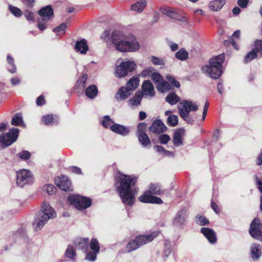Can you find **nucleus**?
Here are the masks:
<instances>
[{"mask_svg": "<svg viewBox=\"0 0 262 262\" xmlns=\"http://www.w3.org/2000/svg\"><path fill=\"white\" fill-rule=\"evenodd\" d=\"M139 84V78L138 76H133L127 82L126 87L131 91L137 89Z\"/></svg>", "mask_w": 262, "mask_h": 262, "instance_id": "29", "label": "nucleus"}, {"mask_svg": "<svg viewBox=\"0 0 262 262\" xmlns=\"http://www.w3.org/2000/svg\"><path fill=\"white\" fill-rule=\"evenodd\" d=\"M111 40L115 49L122 52H136L140 48L137 38L131 34L116 31L111 35Z\"/></svg>", "mask_w": 262, "mask_h": 262, "instance_id": "2", "label": "nucleus"}, {"mask_svg": "<svg viewBox=\"0 0 262 262\" xmlns=\"http://www.w3.org/2000/svg\"><path fill=\"white\" fill-rule=\"evenodd\" d=\"M149 192L151 194L159 195L161 193V189L157 184H151L149 187Z\"/></svg>", "mask_w": 262, "mask_h": 262, "instance_id": "40", "label": "nucleus"}, {"mask_svg": "<svg viewBox=\"0 0 262 262\" xmlns=\"http://www.w3.org/2000/svg\"><path fill=\"white\" fill-rule=\"evenodd\" d=\"M81 241H81V239H77V240L75 241V242H74V245L75 246V248L76 249H81Z\"/></svg>", "mask_w": 262, "mask_h": 262, "instance_id": "63", "label": "nucleus"}, {"mask_svg": "<svg viewBox=\"0 0 262 262\" xmlns=\"http://www.w3.org/2000/svg\"><path fill=\"white\" fill-rule=\"evenodd\" d=\"M19 133V129L17 128L12 127L8 133H4L0 135V146L6 147L13 143L17 139Z\"/></svg>", "mask_w": 262, "mask_h": 262, "instance_id": "7", "label": "nucleus"}, {"mask_svg": "<svg viewBox=\"0 0 262 262\" xmlns=\"http://www.w3.org/2000/svg\"><path fill=\"white\" fill-rule=\"evenodd\" d=\"M43 191L47 192L49 195L54 194L56 191V188L53 185L48 184L43 187Z\"/></svg>", "mask_w": 262, "mask_h": 262, "instance_id": "42", "label": "nucleus"}, {"mask_svg": "<svg viewBox=\"0 0 262 262\" xmlns=\"http://www.w3.org/2000/svg\"><path fill=\"white\" fill-rule=\"evenodd\" d=\"M224 60V56L223 54L211 58L209 60L210 65L202 67V72L211 78H219L222 73V64Z\"/></svg>", "mask_w": 262, "mask_h": 262, "instance_id": "4", "label": "nucleus"}, {"mask_svg": "<svg viewBox=\"0 0 262 262\" xmlns=\"http://www.w3.org/2000/svg\"><path fill=\"white\" fill-rule=\"evenodd\" d=\"M195 222L201 226H204L209 224V221L206 217L200 215H197L194 217Z\"/></svg>", "mask_w": 262, "mask_h": 262, "instance_id": "39", "label": "nucleus"}, {"mask_svg": "<svg viewBox=\"0 0 262 262\" xmlns=\"http://www.w3.org/2000/svg\"><path fill=\"white\" fill-rule=\"evenodd\" d=\"M151 78L156 84V86H157L158 83L163 81V80L162 76L159 73L156 72L151 74Z\"/></svg>", "mask_w": 262, "mask_h": 262, "instance_id": "44", "label": "nucleus"}, {"mask_svg": "<svg viewBox=\"0 0 262 262\" xmlns=\"http://www.w3.org/2000/svg\"><path fill=\"white\" fill-rule=\"evenodd\" d=\"M154 148H155L157 152H158L159 153L162 155H164L166 151V150H165L164 148L160 145H156L154 146Z\"/></svg>", "mask_w": 262, "mask_h": 262, "instance_id": "61", "label": "nucleus"}, {"mask_svg": "<svg viewBox=\"0 0 262 262\" xmlns=\"http://www.w3.org/2000/svg\"><path fill=\"white\" fill-rule=\"evenodd\" d=\"M57 187L62 190L67 191L70 190L71 182L69 178L64 176L58 177L55 180Z\"/></svg>", "mask_w": 262, "mask_h": 262, "instance_id": "13", "label": "nucleus"}, {"mask_svg": "<svg viewBox=\"0 0 262 262\" xmlns=\"http://www.w3.org/2000/svg\"><path fill=\"white\" fill-rule=\"evenodd\" d=\"M261 228L262 223L259 219L255 218L250 225L249 233L253 238L262 242V231L260 230Z\"/></svg>", "mask_w": 262, "mask_h": 262, "instance_id": "9", "label": "nucleus"}, {"mask_svg": "<svg viewBox=\"0 0 262 262\" xmlns=\"http://www.w3.org/2000/svg\"><path fill=\"white\" fill-rule=\"evenodd\" d=\"M38 13L42 21H48L53 16V10L50 6H47L40 9Z\"/></svg>", "mask_w": 262, "mask_h": 262, "instance_id": "17", "label": "nucleus"}, {"mask_svg": "<svg viewBox=\"0 0 262 262\" xmlns=\"http://www.w3.org/2000/svg\"><path fill=\"white\" fill-rule=\"evenodd\" d=\"M186 219V211L185 209L179 210L176 214L172 221L174 226L182 228L185 225Z\"/></svg>", "mask_w": 262, "mask_h": 262, "instance_id": "12", "label": "nucleus"}, {"mask_svg": "<svg viewBox=\"0 0 262 262\" xmlns=\"http://www.w3.org/2000/svg\"><path fill=\"white\" fill-rule=\"evenodd\" d=\"M166 129L167 127L166 126H165L163 123L160 120L154 121L151 126L150 127V130L151 132L157 134L165 132Z\"/></svg>", "mask_w": 262, "mask_h": 262, "instance_id": "19", "label": "nucleus"}, {"mask_svg": "<svg viewBox=\"0 0 262 262\" xmlns=\"http://www.w3.org/2000/svg\"><path fill=\"white\" fill-rule=\"evenodd\" d=\"M146 5V1L140 0L133 4L130 6V10L137 13H141L144 10Z\"/></svg>", "mask_w": 262, "mask_h": 262, "instance_id": "23", "label": "nucleus"}, {"mask_svg": "<svg viewBox=\"0 0 262 262\" xmlns=\"http://www.w3.org/2000/svg\"><path fill=\"white\" fill-rule=\"evenodd\" d=\"M166 78L177 88H179L180 87V83L176 80L174 77L170 75H167L166 76Z\"/></svg>", "mask_w": 262, "mask_h": 262, "instance_id": "48", "label": "nucleus"}, {"mask_svg": "<svg viewBox=\"0 0 262 262\" xmlns=\"http://www.w3.org/2000/svg\"><path fill=\"white\" fill-rule=\"evenodd\" d=\"M65 256L66 257L71 259H74V257L76 256V253L75 250L74 249L73 246L70 245L68 247L65 253Z\"/></svg>", "mask_w": 262, "mask_h": 262, "instance_id": "41", "label": "nucleus"}, {"mask_svg": "<svg viewBox=\"0 0 262 262\" xmlns=\"http://www.w3.org/2000/svg\"><path fill=\"white\" fill-rule=\"evenodd\" d=\"M70 170L73 173L80 174L81 173V169L76 166H72L70 168Z\"/></svg>", "mask_w": 262, "mask_h": 262, "instance_id": "57", "label": "nucleus"}, {"mask_svg": "<svg viewBox=\"0 0 262 262\" xmlns=\"http://www.w3.org/2000/svg\"><path fill=\"white\" fill-rule=\"evenodd\" d=\"M33 177L32 172L29 170L23 169L17 172L16 184L20 187L26 184H32Z\"/></svg>", "mask_w": 262, "mask_h": 262, "instance_id": "8", "label": "nucleus"}, {"mask_svg": "<svg viewBox=\"0 0 262 262\" xmlns=\"http://www.w3.org/2000/svg\"><path fill=\"white\" fill-rule=\"evenodd\" d=\"M225 4V0H214L209 3V8L214 11L220 10Z\"/></svg>", "mask_w": 262, "mask_h": 262, "instance_id": "26", "label": "nucleus"}, {"mask_svg": "<svg viewBox=\"0 0 262 262\" xmlns=\"http://www.w3.org/2000/svg\"><path fill=\"white\" fill-rule=\"evenodd\" d=\"M67 28V25L64 23H62L58 27H56L53 29V31L56 33L57 34H58L60 33H64V31Z\"/></svg>", "mask_w": 262, "mask_h": 262, "instance_id": "49", "label": "nucleus"}, {"mask_svg": "<svg viewBox=\"0 0 262 262\" xmlns=\"http://www.w3.org/2000/svg\"><path fill=\"white\" fill-rule=\"evenodd\" d=\"M111 130L113 132L122 136H127L130 132V128L129 127L125 126L123 125L117 123L111 125Z\"/></svg>", "mask_w": 262, "mask_h": 262, "instance_id": "15", "label": "nucleus"}, {"mask_svg": "<svg viewBox=\"0 0 262 262\" xmlns=\"http://www.w3.org/2000/svg\"><path fill=\"white\" fill-rule=\"evenodd\" d=\"M42 121L47 125H53L58 122V118L53 115H47L42 117Z\"/></svg>", "mask_w": 262, "mask_h": 262, "instance_id": "27", "label": "nucleus"}, {"mask_svg": "<svg viewBox=\"0 0 262 262\" xmlns=\"http://www.w3.org/2000/svg\"><path fill=\"white\" fill-rule=\"evenodd\" d=\"M168 123L171 126H174L178 124V118L176 115L169 116L167 118Z\"/></svg>", "mask_w": 262, "mask_h": 262, "instance_id": "47", "label": "nucleus"}, {"mask_svg": "<svg viewBox=\"0 0 262 262\" xmlns=\"http://www.w3.org/2000/svg\"><path fill=\"white\" fill-rule=\"evenodd\" d=\"M256 49L257 52H260L262 54V40H257L255 42Z\"/></svg>", "mask_w": 262, "mask_h": 262, "instance_id": "60", "label": "nucleus"}, {"mask_svg": "<svg viewBox=\"0 0 262 262\" xmlns=\"http://www.w3.org/2000/svg\"><path fill=\"white\" fill-rule=\"evenodd\" d=\"M24 16L28 20H34V17L33 13L29 11L26 10L24 12Z\"/></svg>", "mask_w": 262, "mask_h": 262, "instance_id": "53", "label": "nucleus"}, {"mask_svg": "<svg viewBox=\"0 0 262 262\" xmlns=\"http://www.w3.org/2000/svg\"><path fill=\"white\" fill-rule=\"evenodd\" d=\"M11 124L13 125L25 126L22 115L19 113L15 114L11 120Z\"/></svg>", "mask_w": 262, "mask_h": 262, "instance_id": "33", "label": "nucleus"}, {"mask_svg": "<svg viewBox=\"0 0 262 262\" xmlns=\"http://www.w3.org/2000/svg\"><path fill=\"white\" fill-rule=\"evenodd\" d=\"M165 100L169 104L174 105L180 101V98L174 92H173L168 94Z\"/></svg>", "mask_w": 262, "mask_h": 262, "instance_id": "32", "label": "nucleus"}, {"mask_svg": "<svg viewBox=\"0 0 262 262\" xmlns=\"http://www.w3.org/2000/svg\"><path fill=\"white\" fill-rule=\"evenodd\" d=\"M251 254L253 259H258L262 254V248L257 244H253L251 247Z\"/></svg>", "mask_w": 262, "mask_h": 262, "instance_id": "25", "label": "nucleus"}, {"mask_svg": "<svg viewBox=\"0 0 262 262\" xmlns=\"http://www.w3.org/2000/svg\"><path fill=\"white\" fill-rule=\"evenodd\" d=\"M157 89L162 93H166L171 89V86L163 79V81L158 84Z\"/></svg>", "mask_w": 262, "mask_h": 262, "instance_id": "34", "label": "nucleus"}, {"mask_svg": "<svg viewBox=\"0 0 262 262\" xmlns=\"http://www.w3.org/2000/svg\"><path fill=\"white\" fill-rule=\"evenodd\" d=\"M45 103L44 97L42 95L39 96L36 100V104L38 106L42 105Z\"/></svg>", "mask_w": 262, "mask_h": 262, "instance_id": "59", "label": "nucleus"}, {"mask_svg": "<svg viewBox=\"0 0 262 262\" xmlns=\"http://www.w3.org/2000/svg\"><path fill=\"white\" fill-rule=\"evenodd\" d=\"M147 127L146 124L144 122L140 123L138 126V133L144 132Z\"/></svg>", "mask_w": 262, "mask_h": 262, "instance_id": "55", "label": "nucleus"}, {"mask_svg": "<svg viewBox=\"0 0 262 262\" xmlns=\"http://www.w3.org/2000/svg\"><path fill=\"white\" fill-rule=\"evenodd\" d=\"M54 209L48 203H43L41 210L36 214L33 222V226L36 230L40 229L50 220L56 217Z\"/></svg>", "mask_w": 262, "mask_h": 262, "instance_id": "3", "label": "nucleus"}, {"mask_svg": "<svg viewBox=\"0 0 262 262\" xmlns=\"http://www.w3.org/2000/svg\"><path fill=\"white\" fill-rule=\"evenodd\" d=\"M143 95L149 97H153L155 95L154 88L152 83L146 80L143 82L142 85Z\"/></svg>", "mask_w": 262, "mask_h": 262, "instance_id": "18", "label": "nucleus"}, {"mask_svg": "<svg viewBox=\"0 0 262 262\" xmlns=\"http://www.w3.org/2000/svg\"><path fill=\"white\" fill-rule=\"evenodd\" d=\"M68 200L70 204L78 210H82V196L77 194H70Z\"/></svg>", "mask_w": 262, "mask_h": 262, "instance_id": "16", "label": "nucleus"}, {"mask_svg": "<svg viewBox=\"0 0 262 262\" xmlns=\"http://www.w3.org/2000/svg\"><path fill=\"white\" fill-rule=\"evenodd\" d=\"M10 81L11 84L13 85H17L20 83V80L18 78H12Z\"/></svg>", "mask_w": 262, "mask_h": 262, "instance_id": "64", "label": "nucleus"}, {"mask_svg": "<svg viewBox=\"0 0 262 262\" xmlns=\"http://www.w3.org/2000/svg\"><path fill=\"white\" fill-rule=\"evenodd\" d=\"M183 135V130H179L174 133L173 138V142L175 146H180L183 144L182 138Z\"/></svg>", "mask_w": 262, "mask_h": 262, "instance_id": "30", "label": "nucleus"}, {"mask_svg": "<svg viewBox=\"0 0 262 262\" xmlns=\"http://www.w3.org/2000/svg\"><path fill=\"white\" fill-rule=\"evenodd\" d=\"M139 246L138 244H137V242H136V239L134 240H132L127 244L125 247V251L126 252L129 253L139 248Z\"/></svg>", "mask_w": 262, "mask_h": 262, "instance_id": "36", "label": "nucleus"}, {"mask_svg": "<svg viewBox=\"0 0 262 262\" xmlns=\"http://www.w3.org/2000/svg\"><path fill=\"white\" fill-rule=\"evenodd\" d=\"M139 200L142 203H152L161 204L163 203L162 200L158 197L155 196L145 192L139 198Z\"/></svg>", "mask_w": 262, "mask_h": 262, "instance_id": "14", "label": "nucleus"}, {"mask_svg": "<svg viewBox=\"0 0 262 262\" xmlns=\"http://www.w3.org/2000/svg\"><path fill=\"white\" fill-rule=\"evenodd\" d=\"M150 60L155 66H164L166 62L165 58H160L155 56H151Z\"/></svg>", "mask_w": 262, "mask_h": 262, "instance_id": "35", "label": "nucleus"}, {"mask_svg": "<svg viewBox=\"0 0 262 262\" xmlns=\"http://www.w3.org/2000/svg\"><path fill=\"white\" fill-rule=\"evenodd\" d=\"M138 139L140 143L144 146H147L151 144L150 140L145 132L138 134Z\"/></svg>", "mask_w": 262, "mask_h": 262, "instance_id": "31", "label": "nucleus"}, {"mask_svg": "<svg viewBox=\"0 0 262 262\" xmlns=\"http://www.w3.org/2000/svg\"><path fill=\"white\" fill-rule=\"evenodd\" d=\"M143 95L139 92H137L134 96L128 101V105L132 107H134L140 105Z\"/></svg>", "mask_w": 262, "mask_h": 262, "instance_id": "24", "label": "nucleus"}, {"mask_svg": "<svg viewBox=\"0 0 262 262\" xmlns=\"http://www.w3.org/2000/svg\"><path fill=\"white\" fill-rule=\"evenodd\" d=\"M30 153L27 150H23L18 154L19 157L23 160H27L30 158Z\"/></svg>", "mask_w": 262, "mask_h": 262, "instance_id": "52", "label": "nucleus"}, {"mask_svg": "<svg viewBox=\"0 0 262 262\" xmlns=\"http://www.w3.org/2000/svg\"><path fill=\"white\" fill-rule=\"evenodd\" d=\"M114 121L111 119L109 116H105L102 120V125L105 128L110 127L111 126L113 125Z\"/></svg>", "mask_w": 262, "mask_h": 262, "instance_id": "43", "label": "nucleus"}, {"mask_svg": "<svg viewBox=\"0 0 262 262\" xmlns=\"http://www.w3.org/2000/svg\"><path fill=\"white\" fill-rule=\"evenodd\" d=\"M7 60L8 63L12 67V68H8V71L13 74L16 71V68L14 64V60L10 55L7 56Z\"/></svg>", "mask_w": 262, "mask_h": 262, "instance_id": "46", "label": "nucleus"}, {"mask_svg": "<svg viewBox=\"0 0 262 262\" xmlns=\"http://www.w3.org/2000/svg\"><path fill=\"white\" fill-rule=\"evenodd\" d=\"M85 95L90 99L95 98L98 94V89L96 85H91L85 90Z\"/></svg>", "mask_w": 262, "mask_h": 262, "instance_id": "28", "label": "nucleus"}, {"mask_svg": "<svg viewBox=\"0 0 262 262\" xmlns=\"http://www.w3.org/2000/svg\"><path fill=\"white\" fill-rule=\"evenodd\" d=\"M47 21L38 20V27L40 30L42 31L47 28Z\"/></svg>", "mask_w": 262, "mask_h": 262, "instance_id": "54", "label": "nucleus"}, {"mask_svg": "<svg viewBox=\"0 0 262 262\" xmlns=\"http://www.w3.org/2000/svg\"><path fill=\"white\" fill-rule=\"evenodd\" d=\"M92 205V200L89 198L83 196V209L90 207Z\"/></svg>", "mask_w": 262, "mask_h": 262, "instance_id": "51", "label": "nucleus"}, {"mask_svg": "<svg viewBox=\"0 0 262 262\" xmlns=\"http://www.w3.org/2000/svg\"><path fill=\"white\" fill-rule=\"evenodd\" d=\"M159 140L161 144H167L170 140V137L167 134H162L159 137Z\"/></svg>", "mask_w": 262, "mask_h": 262, "instance_id": "50", "label": "nucleus"}, {"mask_svg": "<svg viewBox=\"0 0 262 262\" xmlns=\"http://www.w3.org/2000/svg\"><path fill=\"white\" fill-rule=\"evenodd\" d=\"M198 105L191 101L183 100L178 105V108L180 115L187 122L192 123V120L189 116L191 111H196L198 110Z\"/></svg>", "mask_w": 262, "mask_h": 262, "instance_id": "5", "label": "nucleus"}, {"mask_svg": "<svg viewBox=\"0 0 262 262\" xmlns=\"http://www.w3.org/2000/svg\"><path fill=\"white\" fill-rule=\"evenodd\" d=\"M249 0H238L237 4L243 8H245L248 3Z\"/></svg>", "mask_w": 262, "mask_h": 262, "instance_id": "58", "label": "nucleus"}, {"mask_svg": "<svg viewBox=\"0 0 262 262\" xmlns=\"http://www.w3.org/2000/svg\"><path fill=\"white\" fill-rule=\"evenodd\" d=\"M137 178L133 176L121 174L117 186L119 195L125 205L132 206L135 200V196L137 193L136 189L132 188L136 182Z\"/></svg>", "mask_w": 262, "mask_h": 262, "instance_id": "1", "label": "nucleus"}, {"mask_svg": "<svg viewBox=\"0 0 262 262\" xmlns=\"http://www.w3.org/2000/svg\"><path fill=\"white\" fill-rule=\"evenodd\" d=\"M159 233V231H154L148 234L138 236L135 239L140 247L152 241L154 238L158 236Z\"/></svg>", "mask_w": 262, "mask_h": 262, "instance_id": "11", "label": "nucleus"}, {"mask_svg": "<svg viewBox=\"0 0 262 262\" xmlns=\"http://www.w3.org/2000/svg\"><path fill=\"white\" fill-rule=\"evenodd\" d=\"M202 233L207 238L210 243H215L216 241L215 233L214 231L208 228H202Z\"/></svg>", "mask_w": 262, "mask_h": 262, "instance_id": "20", "label": "nucleus"}, {"mask_svg": "<svg viewBox=\"0 0 262 262\" xmlns=\"http://www.w3.org/2000/svg\"><path fill=\"white\" fill-rule=\"evenodd\" d=\"M137 65L134 61L126 60L117 65L114 69V75L118 78H122L127 76L129 72L136 70Z\"/></svg>", "mask_w": 262, "mask_h": 262, "instance_id": "6", "label": "nucleus"}, {"mask_svg": "<svg viewBox=\"0 0 262 262\" xmlns=\"http://www.w3.org/2000/svg\"><path fill=\"white\" fill-rule=\"evenodd\" d=\"M257 51L256 50V49H254L252 50L251 51L249 52L246 56L244 61L245 62L247 63L251 60H252L253 59L256 58L257 56Z\"/></svg>", "mask_w": 262, "mask_h": 262, "instance_id": "38", "label": "nucleus"}, {"mask_svg": "<svg viewBox=\"0 0 262 262\" xmlns=\"http://www.w3.org/2000/svg\"><path fill=\"white\" fill-rule=\"evenodd\" d=\"M152 70V69L151 68L145 69L144 70H143L142 72H141V75L143 76H148L151 72Z\"/></svg>", "mask_w": 262, "mask_h": 262, "instance_id": "62", "label": "nucleus"}, {"mask_svg": "<svg viewBox=\"0 0 262 262\" xmlns=\"http://www.w3.org/2000/svg\"><path fill=\"white\" fill-rule=\"evenodd\" d=\"M160 11L163 14L175 19H179L180 16L172 8L162 7L160 8Z\"/></svg>", "mask_w": 262, "mask_h": 262, "instance_id": "22", "label": "nucleus"}, {"mask_svg": "<svg viewBox=\"0 0 262 262\" xmlns=\"http://www.w3.org/2000/svg\"><path fill=\"white\" fill-rule=\"evenodd\" d=\"M90 248L92 251L87 252L85 259L89 261H94L96 259L97 255L100 250L99 244L96 239H92L90 244Z\"/></svg>", "mask_w": 262, "mask_h": 262, "instance_id": "10", "label": "nucleus"}, {"mask_svg": "<svg viewBox=\"0 0 262 262\" xmlns=\"http://www.w3.org/2000/svg\"><path fill=\"white\" fill-rule=\"evenodd\" d=\"M82 40L78 41L76 42L75 45V49L77 52H80V53H82Z\"/></svg>", "mask_w": 262, "mask_h": 262, "instance_id": "56", "label": "nucleus"}, {"mask_svg": "<svg viewBox=\"0 0 262 262\" xmlns=\"http://www.w3.org/2000/svg\"><path fill=\"white\" fill-rule=\"evenodd\" d=\"M130 91L126 86H122L116 94L115 98L117 100H125L130 95Z\"/></svg>", "mask_w": 262, "mask_h": 262, "instance_id": "21", "label": "nucleus"}, {"mask_svg": "<svg viewBox=\"0 0 262 262\" xmlns=\"http://www.w3.org/2000/svg\"><path fill=\"white\" fill-rule=\"evenodd\" d=\"M9 9L10 12L16 17H20L22 15L21 10L17 7L9 5Z\"/></svg>", "mask_w": 262, "mask_h": 262, "instance_id": "45", "label": "nucleus"}, {"mask_svg": "<svg viewBox=\"0 0 262 262\" xmlns=\"http://www.w3.org/2000/svg\"><path fill=\"white\" fill-rule=\"evenodd\" d=\"M176 57L179 60H185L188 58V53L185 50L181 49L176 53Z\"/></svg>", "mask_w": 262, "mask_h": 262, "instance_id": "37", "label": "nucleus"}]
</instances>
